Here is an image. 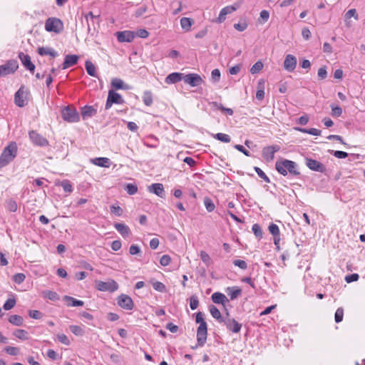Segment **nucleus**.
I'll list each match as a JSON object with an SVG mask.
<instances>
[{
  "mask_svg": "<svg viewBox=\"0 0 365 365\" xmlns=\"http://www.w3.org/2000/svg\"><path fill=\"white\" fill-rule=\"evenodd\" d=\"M297 163L289 160L277 161L275 164L276 170L284 176H286L288 173L294 176L299 175L300 173L297 170Z\"/></svg>",
  "mask_w": 365,
  "mask_h": 365,
  "instance_id": "f257e3e1",
  "label": "nucleus"
},
{
  "mask_svg": "<svg viewBox=\"0 0 365 365\" xmlns=\"http://www.w3.org/2000/svg\"><path fill=\"white\" fill-rule=\"evenodd\" d=\"M195 321L196 323L200 324L197 330V345L202 346L207 340V327L206 322L203 319V314L202 312H200L197 313Z\"/></svg>",
  "mask_w": 365,
  "mask_h": 365,
  "instance_id": "f03ea898",
  "label": "nucleus"
},
{
  "mask_svg": "<svg viewBox=\"0 0 365 365\" xmlns=\"http://www.w3.org/2000/svg\"><path fill=\"white\" fill-rule=\"evenodd\" d=\"M17 155V145L16 143H10L1 153L0 156V168L7 165Z\"/></svg>",
  "mask_w": 365,
  "mask_h": 365,
  "instance_id": "7ed1b4c3",
  "label": "nucleus"
},
{
  "mask_svg": "<svg viewBox=\"0 0 365 365\" xmlns=\"http://www.w3.org/2000/svg\"><path fill=\"white\" fill-rule=\"evenodd\" d=\"M45 29L48 32L59 34L63 29V24L58 18L50 17L45 22Z\"/></svg>",
  "mask_w": 365,
  "mask_h": 365,
  "instance_id": "20e7f679",
  "label": "nucleus"
},
{
  "mask_svg": "<svg viewBox=\"0 0 365 365\" xmlns=\"http://www.w3.org/2000/svg\"><path fill=\"white\" fill-rule=\"evenodd\" d=\"M29 95V91L24 86H21L14 95L15 104L20 108L26 106Z\"/></svg>",
  "mask_w": 365,
  "mask_h": 365,
  "instance_id": "39448f33",
  "label": "nucleus"
},
{
  "mask_svg": "<svg viewBox=\"0 0 365 365\" xmlns=\"http://www.w3.org/2000/svg\"><path fill=\"white\" fill-rule=\"evenodd\" d=\"M96 289L101 292H113L118 289V283L113 279H109L107 282L96 281Z\"/></svg>",
  "mask_w": 365,
  "mask_h": 365,
  "instance_id": "423d86ee",
  "label": "nucleus"
},
{
  "mask_svg": "<svg viewBox=\"0 0 365 365\" xmlns=\"http://www.w3.org/2000/svg\"><path fill=\"white\" fill-rule=\"evenodd\" d=\"M30 140L34 145L39 147H46L49 145L48 140L36 130H30L29 132Z\"/></svg>",
  "mask_w": 365,
  "mask_h": 365,
  "instance_id": "0eeeda50",
  "label": "nucleus"
},
{
  "mask_svg": "<svg viewBox=\"0 0 365 365\" xmlns=\"http://www.w3.org/2000/svg\"><path fill=\"white\" fill-rule=\"evenodd\" d=\"M62 118L64 120L70 123H74L79 120V115L74 108L69 106L65 107L61 112Z\"/></svg>",
  "mask_w": 365,
  "mask_h": 365,
  "instance_id": "6e6552de",
  "label": "nucleus"
},
{
  "mask_svg": "<svg viewBox=\"0 0 365 365\" xmlns=\"http://www.w3.org/2000/svg\"><path fill=\"white\" fill-rule=\"evenodd\" d=\"M19 68L16 60H9L4 65L0 66V76L14 73Z\"/></svg>",
  "mask_w": 365,
  "mask_h": 365,
  "instance_id": "1a4fd4ad",
  "label": "nucleus"
},
{
  "mask_svg": "<svg viewBox=\"0 0 365 365\" xmlns=\"http://www.w3.org/2000/svg\"><path fill=\"white\" fill-rule=\"evenodd\" d=\"M280 150L278 145H269L263 148L262 156L267 162H271L274 158V153Z\"/></svg>",
  "mask_w": 365,
  "mask_h": 365,
  "instance_id": "9d476101",
  "label": "nucleus"
},
{
  "mask_svg": "<svg viewBox=\"0 0 365 365\" xmlns=\"http://www.w3.org/2000/svg\"><path fill=\"white\" fill-rule=\"evenodd\" d=\"M123 103L124 100L122 98V96L119 93L115 92L113 90H110L108 92L105 108L106 110L109 109L113 103L123 104Z\"/></svg>",
  "mask_w": 365,
  "mask_h": 365,
  "instance_id": "9b49d317",
  "label": "nucleus"
},
{
  "mask_svg": "<svg viewBox=\"0 0 365 365\" xmlns=\"http://www.w3.org/2000/svg\"><path fill=\"white\" fill-rule=\"evenodd\" d=\"M117 303L118 306L126 310H132L134 307V303L131 297L125 294L118 296Z\"/></svg>",
  "mask_w": 365,
  "mask_h": 365,
  "instance_id": "f8f14e48",
  "label": "nucleus"
},
{
  "mask_svg": "<svg viewBox=\"0 0 365 365\" xmlns=\"http://www.w3.org/2000/svg\"><path fill=\"white\" fill-rule=\"evenodd\" d=\"M226 314L227 317H225L222 323L226 325L227 329L233 333L240 332L242 328V324L238 323L235 319L230 318L228 312H227Z\"/></svg>",
  "mask_w": 365,
  "mask_h": 365,
  "instance_id": "ddd939ff",
  "label": "nucleus"
},
{
  "mask_svg": "<svg viewBox=\"0 0 365 365\" xmlns=\"http://www.w3.org/2000/svg\"><path fill=\"white\" fill-rule=\"evenodd\" d=\"M183 81L185 83L189 84L192 87H195L200 86L203 82V80L200 77V76L197 73H189L185 75V76L183 77Z\"/></svg>",
  "mask_w": 365,
  "mask_h": 365,
  "instance_id": "4468645a",
  "label": "nucleus"
},
{
  "mask_svg": "<svg viewBox=\"0 0 365 365\" xmlns=\"http://www.w3.org/2000/svg\"><path fill=\"white\" fill-rule=\"evenodd\" d=\"M306 165L312 170L324 173L326 170V167L324 164L317 161L316 160L312 158H306Z\"/></svg>",
  "mask_w": 365,
  "mask_h": 365,
  "instance_id": "2eb2a0df",
  "label": "nucleus"
},
{
  "mask_svg": "<svg viewBox=\"0 0 365 365\" xmlns=\"http://www.w3.org/2000/svg\"><path fill=\"white\" fill-rule=\"evenodd\" d=\"M19 58L21 60L24 66L28 69L31 73H34L35 65L31 62V57L28 54L23 52L19 53Z\"/></svg>",
  "mask_w": 365,
  "mask_h": 365,
  "instance_id": "dca6fc26",
  "label": "nucleus"
},
{
  "mask_svg": "<svg viewBox=\"0 0 365 365\" xmlns=\"http://www.w3.org/2000/svg\"><path fill=\"white\" fill-rule=\"evenodd\" d=\"M117 39L119 42H132L135 36L134 32L131 31H118L116 33Z\"/></svg>",
  "mask_w": 365,
  "mask_h": 365,
  "instance_id": "f3484780",
  "label": "nucleus"
},
{
  "mask_svg": "<svg viewBox=\"0 0 365 365\" xmlns=\"http://www.w3.org/2000/svg\"><path fill=\"white\" fill-rule=\"evenodd\" d=\"M297 66V58L295 56L291 54H288L286 56L284 61V68L291 72L293 71Z\"/></svg>",
  "mask_w": 365,
  "mask_h": 365,
  "instance_id": "a211bd4d",
  "label": "nucleus"
},
{
  "mask_svg": "<svg viewBox=\"0 0 365 365\" xmlns=\"http://www.w3.org/2000/svg\"><path fill=\"white\" fill-rule=\"evenodd\" d=\"M79 57L77 55H66L63 63L61 65L62 69H66L69 67L73 66L78 63Z\"/></svg>",
  "mask_w": 365,
  "mask_h": 365,
  "instance_id": "6ab92c4d",
  "label": "nucleus"
},
{
  "mask_svg": "<svg viewBox=\"0 0 365 365\" xmlns=\"http://www.w3.org/2000/svg\"><path fill=\"white\" fill-rule=\"evenodd\" d=\"M148 190L150 192L154 193L158 197H163L165 194L164 187L162 183H153L148 186Z\"/></svg>",
  "mask_w": 365,
  "mask_h": 365,
  "instance_id": "aec40b11",
  "label": "nucleus"
},
{
  "mask_svg": "<svg viewBox=\"0 0 365 365\" xmlns=\"http://www.w3.org/2000/svg\"><path fill=\"white\" fill-rule=\"evenodd\" d=\"M235 10H236V8L233 6H227L224 7L220 11L219 16H218L216 22L218 24L223 22L226 19V16L229 14L232 13Z\"/></svg>",
  "mask_w": 365,
  "mask_h": 365,
  "instance_id": "412c9836",
  "label": "nucleus"
},
{
  "mask_svg": "<svg viewBox=\"0 0 365 365\" xmlns=\"http://www.w3.org/2000/svg\"><path fill=\"white\" fill-rule=\"evenodd\" d=\"M225 291L231 300L236 299L242 294V289L237 286L229 287Z\"/></svg>",
  "mask_w": 365,
  "mask_h": 365,
  "instance_id": "4be33fe9",
  "label": "nucleus"
},
{
  "mask_svg": "<svg viewBox=\"0 0 365 365\" xmlns=\"http://www.w3.org/2000/svg\"><path fill=\"white\" fill-rule=\"evenodd\" d=\"M114 227L123 237H128L130 234L129 227L123 223L116 222L114 224Z\"/></svg>",
  "mask_w": 365,
  "mask_h": 365,
  "instance_id": "5701e85b",
  "label": "nucleus"
},
{
  "mask_svg": "<svg viewBox=\"0 0 365 365\" xmlns=\"http://www.w3.org/2000/svg\"><path fill=\"white\" fill-rule=\"evenodd\" d=\"M212 300L215 304H221L225 305L226 303L229 302V300L226 296L220 292H215L212 295Z\"/></svg>",
  "mask_w": 365,
  "mask_h": 365,
  "instance_id": "b1692460",
  "label": "nucleus"
},
{
  "mask_svg": "<svg viewBox=\"0 0 365 365\" xmlns=\"http://www.w3.org/2000/svg\"><path fill=\"white\" fill-rule=\"evenodd\" d=\"M184 76L185 75L181 73H172L166 77L165 82L167 83H176L183 80Z\"/></svg>",
  "mask_w": 365,
  "mask_h": 365,
  "instance_id": "393cba45",
  "label": "nucleus"
},
{
  "mask_svg": "<svg viewBox=\"0 0 365 365\" xmlns=\"http://www.w3.org/2000/svg\"><path fill=\"white\" fill-rule=\"evenodd\" d=\"M210 312L213 318L217 319L220 323H222L225 317H222L220 310L214 305L209 306Z\"/></svg>",
  "mask_w": 365,
  "mask_h": 365,
  "instance_id": "a878e982",
  "label": "nucleus"
},
{
  "mask_svg": "<svg viewBox=\"0 0 365 365\" xmlns=\"http://www.w3.org/2000/svg\"><path fill=\"white\" fill-rule=\"evenodd\" d=\"M38 53L41 56L49 55L53 58L58 55L56 51L49 47H39L38 48Z\"/></svg>",
  "mask_w": 365,
  "mask_h": 365,
  "instance_id": "bb28decb",
  "label": "nucleus"
},
{
  "mask_svg": "<svg viewBox=\"0 0 365 365\" xmlns=\"http://www.w3.org/2000/svg\"><path fill=\"white\" fill-rule=\"evenodd\" d=\"M93 163L103 168H108L110 166V159L107 158H96L92 160Z\"/></svg>",
  "mask_w": 365,
  "mask_h": 365,
  "instance_id": "cd10ccee",
  "label": "nucleus"
},
{
  "mask_svg": "<svg viewBox=\"0 0 365 365\" xmlns=\"http://www.w3.org/2000/svg\"><path fill=\"white\" fill-rule=\"evenodd\" d=\"M194 21L190 18L183 17L180 19V26L185 31H189L192 26Z\"/></svg>",
  "mask_w": 365,
  "mask_h": 365,
  "instance_id": "c85d7f7f",
  "label": "nucleus"
},
{
  "mask_svg": "<svg viewBox=\"0 0 365 365\" xmlns=\"http://www.w3.org/2000/svg\"><path fill=\"white\" fill-rule=\"evenodd\" d=\"M96 113V110L92 106H86L81 110V115L83 118L91 117Z\"/></svg>",
  "mask_w": 365,
  "mask_h": 365,
  "instance_id": "c756f323",
  "label": "nucleus"
},
{
  "mask_svg": "<svg viewBox=\"0 0 365 365\" xmlns=\"http://www.w3.org/2000/svg\"><path fill=\"white\" fill-rule=\"evenodd\" d=\"M64 299L68 302V306L80 307L83 306L84 302L81 300H78L72 297L65 296Z\"/></svg>",
  "mask_w": 365,
  "mask_h": 365,
  "instance_id": "7c9ffc66",
  "label": "nucleus"
},
{
  "mask_svg": "<svg viewBox=\"0 0 365 365\" xmlns=\"http://www.w3.org/2000/svg\"><path fill=\"white\" fill-rule=\"evenodd\" d=\"M85 66H86V71L89 76H93V77L97 76L96 66L91 61H90L88 60L86 61L85 63Z\"/></svg>",
  "mask_w": 365,
  "mask_h": 365,
  "instance_id": "2f4dec72",
  "label": "nucleus"
},
{
  "mask_svg": "<svg viewBox=\"0 0 365 365\" xmlns=\"http://www.w3.org/2000/svg\"><path fill=\"white\" fill-rule=\"evenodd\" d=\"M143 101L144 104L147 106H150L153 104V93L151 91H145L143 93Z\"/></svg>",
  "mask_w": 365,
  "mask_h": 365,
  "instance_id": "473e14b6",
  "label": "nucleus"
},
{
  "mask_svg": "<svg viewBox=\"0 0 365 365\" xmlns=\"http://www.w3.org/2000/svg\"><path fill=\"white\" fill-rule=\"evenodd\" d=\"M42 295L44 298H47L51 301H57L59 299L58 294L51 290H45L42 292Z\"/></svg>",
  "mask_w": 365,
  "mask_h": 365,
  "instance_id": "72a5a7b5",
  "label": "nucleus"
},
{
  "mask_svg": "<svg viewBox=\"0 0 365 365\" xmlns=\"http://www.w3.org/2000/svg\"><path fill=\"white\" fill-rule=\"evenodd\" d=\"M9 322L15 326H21L24 323V319L19 315L14 314L10 316Z\"/></svg>",
  "mask_w": 365,
  "mask_h": 365,
  "instance_id": "f704fd0d",
  "label": "nucleus"
},
{
  "mask_svg": "<svg viewBox=\"0 0 365 365\" xmlns=\"http://www.w3.org/2000/svg\"><path fill=\"white\" fill-rule=\"evenodd\" d=\"M86 19L88 24V31H91V25L89 22V18L91 19V21H92V25H94V21L97 20L98 21L100 14L95 15L92 11H89L86 16Z\"/></svg>",
  "mask_w": 365,
  "mask_h": 365,
  "instance_id": "c9c22d12",
  "label": "nucleus"
},
{
  "mask_svg": "<svg viewBox=\"0 0 365 365\" xmlns=\"http://www.w3.org/2000/svg\"><path fill=\"white\" fill-rule=\"evenodd\" d=\"M13 334L14 336L21 340L29 339V334L24 329H16Z\"/></svg>",
  "mask_w": 365,
  "mask_h": 365,
  "instance_id": "e433bc0d",
  "label": "nucleus"
},
{
  "mask_svg": "<svg viewBox=\"0 0 365 365\" xmlns=\"http://www.w3.org/2000/svg\"><path fill=\"white\" fill-rule=\"evenodd\" d=\"M297 130L304 133H308L312 135L318 136L321 135V130L317 128H297Z\"/></svg>",
  "mask_w": 365,
  "mask_h": 365,
  "instance_id": "4c0bfd02",
  "label": "nucleus"
},
{
  "mask_svg": "<svg viewBox=\"0 0 365 365\" xmlns=\"http://www.w3.org/2000/svg\"><path fill=\"white\" fill-rule=\"evenodd\" d=\"M203 202L207 212H211L215 210V205L211 198L205 197Z\"/></svg>",
  "mask_w": 365,
  "mask_h": 365,
  "instance_id": "58836bf2",
  "label": "nucleus"
},
{
  "mask_svg": "<svg viewBox=\"0 0 365 365\" xmlns=\"http://www.w3.org/2000/svg\"><path fill=\"white\" fill-rule=\"evenodd\" d=\"M200 259L207 267H209L212 264V261L210 255L206 252L201 251L200 253Z\"/></svg>",
  "mask_w": 365,
  "mask_h": 365,
  "instance_id": "ea45409f",
  "label": "nucleus"
},
{
  "mask_svg": "<svg viewBox=\"0 0 365 365\" xmlns=\"http://www.w3.org/2000/svg\"><path fill=\"white\" fill-rule=\"evenodd\" d=\"M6 208L9 211L14 212L18 210V205L13 199H9L6 202Z\"/></svg>",
  "mask_w": 365,
  "mask_h": 365,
  "instance_id": "a19ab883",
  "label": "nucleus"
},
{
  "mask_svg": "<svg viewBox=\"0 0 365 365\" xmlns=\"http://www.w3.org/2000/svg\"><path fill=\"white\" fill-rule=\"evenodd\" d=\"M264 67V65L262 61H257L250 68V72L252 74H256L261 71Z\"/></svg>",
  "mask_w": 365,
  "mask_h": 365,
  "instance_id": "79ce46f5",
  "label": "nucleus"
},
{
  "mask_svg": "<svg viewBox=\"0 0 365 365\" xmlns=\"http://www.w3.org/2000/svg\"><path fill=\"white\" fill-rule=\"evenodd\" d=\"M16 299L13 296L12 298H9L4 303L3 308L5 310H10L16 304Z\"/></svg>",
  "mask_w": 365,
  "mask_h": 365,
  "instance_id": "37998d69",
  "label": "nucleus"
},
{
  "mask_svg": "<svg viewBox=\"0 0 365 365\" xmlns=\"http://www.w3.org/2000/svg\"><path fill=\"white\" fill-rule=\"evenodd\" d=\"M215 138L224 143H230L231 141V138L228 135L222 133H217L215 135Z\"/></svg>",
  "mask_w": 365,
  "mask_h": 365,
  "instance_id": "c03bdc74",
  "label": "nucleus"
},
{
  "mask_svg": "<svg viewBox=\"0 0 365 365\" xmlns=\"http://www.w3.org/2000/svg\"><path fill=\"white\" fill-rule=\"evenodd\" d=\"M252 230L253 233L257 238L260 239L262 237V230L259 225L254 224L252 225Z\"/></svg>",
  "mask_w": 365,
  "mask_h": 365,
  "instance_id": "a18cd8bd",
  "label": "nucleus"
},
{
  "mask_svg": "<svg viewBox=\"0 0 365 365\" xmlns=\"http://www.w3.org/2000/svg\"><path fill=\"white\" fill-rule=\"evenodd\" d=\"M344 317V309L342 307H339L334 315V320L336 323H339L343 320Z\"/></svg>",
  "mask_w": 365,
  "mask_h": 365,
  "instance_id": "49530a36",
  "label": "nucleus"
},
{
  "mask_svg": "<svg viewBox=\"0 0 365 365\" xmlns=\"http://www.w3.org/2000/svg\"><path fill=\"white\" fill-rule=\"evenodd\" d=\"M125 190L129 195H134L138 192V187L134 184H127L125 185Z\"/></svg>",
  "mask_w": 365,
  "mask_h": 365,
  "instance_id": "de8ad7c7",
  "label": "nucleus"
},
{
  "mask_svg": "<svg viewBox=\"0 0 365 365\" xmlns=\"http://www.w3.org/2000/svg\"><path fill=\"white\" fill-rule=\"evenodd\" d=\"M61 187L63 188V190L67 192H71L73 190L72 185L68 180H64L61 182Z\"/></svg>",
  "mask_w": 365,
  "mask_h": 365,
  "instance_id": "09e8293b",
  "label": "nucleus"
},
{
  "mask_svg": "<svg viewBox=\"0 0 365 365\" xmlns=\"http://www.w3.org/2000/svg\"><path fill=\"white\" fill-rule=\"evenodd\" d=\"M70 330L71 332L76 336H82L83 334V330L81 327L77 325L70 326Z\"/></svg>",
  "mask_w": 365,
  "mask_h": 365,
  "instance_id": "8fccbe9b",
  "label": "nucleus"
},
{
  "mask_svg": "<svg viewBox=\"0 0 365 365\" xmlns=\"http://www.w3.org/2000/svg\"><path fill=\"white\" fill-rule=\"evenodd\" d=\"M152 284L153 289L160 292H164L166 289L165 284L160 282H154Z\"/></svg>",
  "mask_w": 365,
  "mask_h": 365,
  "instance_id": "3c124183",
  "label": "nucleus"
},
{
  "mask_svg": "<svg viewBox=\"0 0 365 365\" xmlns=\"http://www.w3.org/2000/svg\"><path fill=\"white\" fill-rule=\"evenodd\" d=\"M331 115L334 117H339L342 114V109L341 107L334 105L331 106Z\"/></svg>",
  "mask_w": 365,
  "mask_h": 365,
  "instance_id": "603ef678",
  "label": "nucleus"
},
{
  "mask_svg": "<svg viewBox=\"0 0 365 365\" xmlns=\"http://www.w3.org/2000/svg\"><path fill=\"white\" fill-rule=\"evenodd\" d=\"M268 229H269V232L273 236L279 235V234H280L279 227L276 224L271 223L269 225Z\"/></svg>",
  "mask_w": 365,
  "mask_h": 365,
  "instance_id": "864d4df0",
  "label": "nucleus"
},
{
  "mask_svg": "<svg viewBox=\"0 0 365 365\" xmlns=\"http://www.w3.org/2000/svg\"><path fill=\"white\" fill-rule=\"evenodd\" d=\"M123 81L119 78H114L112 80L111 85L115 89H122L123 88Z\"/></svg>",
  "mask_w": 365,
  "mask_h": 365,
  "instance_id": "5fc2aeb1",
  "label": "nucleus"
},
{
  "mask_svg": "<svg viewBox=\"0 0 365 365\" xmlns=\"http://www.w3.org/2000/svg\"><path fill=\"white\" fill-rule=\"evenodd\" d=\"M255 172L257 173V175H259V177H260L261 178H262L266 182H270V180L269 178L267 176V175L262 170V169H260L258 167H255Z\"/></svg>",
  "mask_w": 365,
  "mask_h": 365,
  "instance_id": "6e6d98bb",
  "label": "nucleus"
},
{
  "mask_svg": "<svg viewBox=\"0 0 365 365\" xmlns=\"http://www.w3.org/2000/svg\"><path fill=\"white\" fill-rule=\"evenodd\" d=\"M199 305V300L196 296H192L190 298V307L191 309L194 310L197 308Z\"/></svg>",
  "mask_w": 365,
  "mask_h": 365,
  "instance_id": "4d7b16f0",
  "label": "nucleus"
},
{
  "mask_svg": "<svg viewBox=\"0 0 365 365\" xmlns=\"http://www.w3.org/2000/svg\"><path fill=\"white\" fill-rule=\"evenodd\" d=\"M4 351L9 355L16 356L19 354V349L17 347L14 346H6L4 349Z\"/></svg>",
  "mask_w": 365,
  "mask_h": 365,
  "instance_id": "13d9d810",
  "label": "nucleus"
},
{
  "mask_svg": "<svg viewBox=\"0 0 365 365\" xmlns=\"http://www.w3.org/2000/svg\"><path fill=\"white\" fill-rule=\"evenodd\" d=\"M56 337L61 343L65 345H69L71 344L70 340L64 334H58Z\"/></svg>",
  "mask_w": 365,
  "mask_h": 365,
  "instance_id": "bf43d9fd",
  "label": "nucleus"
},
{
  "mask_svg": "<svg viewBox=\"0 0 365 365\" xmlns=\"http://www.w3.org/2000/svg\"><path fill=\"white\" fill-rule=\"evenodd\" d=\"M26 276L23 273H17L13 276L14 281L17 284H21L25 280Z\"/></svg>",
  "mask_w": 365,
  "mask_h": 365,
  "instance_id": "052dcab7",
  "label": "nucleus"
},
{
  "mask_svg": "<svg viewBox=\"0 0 365 365\" xmlns=\"http://www.w3.org/2000/svg\"><path fill=\"white\" fill-rule=\"evenodd\" d=\"M235 266L240 267L242 269H246L247 268V264L245 261L241 259L233 260Z\"/></svg>",
  "mask_w": 365,
  "mask_h": 365,
  "instance_id": "680f3d73",
  "label": "nucleus"
},
{
  "mask_svg": "<svg viewBox=\"0 0 365 365\" xmlns=\"http://www.w3.org/2000/svg\"><path fill=\"white\" fill-rule=\"evenodd\" d=\"M29 315L31 318L35 319H39L43 316L42 313L38 310H30L29 312Z\"/></svg>",
  "mask_w": 365,
  "mask_h": 365,
  "instance_id": "e2e57ef3",
  "label": "nucleus"
},
{
  "mask_svg": "<svg viewBox=\"0 0 365 365\" xmlns=\"http://www.w3.org/2000/svg\"><path fill=\"white\" fill-rule=\"evenodd\" d=\"M318 77L320 80H324L327 76V71L326 69V66H323L319 68L318 70Z\"/></svg>",
  "mask_w": 365,
  "mask_h": 365,
  "instance_id": "0e129e2a",
  "label": "nucleus"
},
{
  "mask_svg": "<svg viewBox=\"0 0 365 365\" xmlns=\"http://www.w3.org/2000/svg\"><path fill=\"white\" fill-rule=\"evenodd\" d=\"M110 212L116 216H121L123 214V210L120 206H110Z\"/></svg>",
  "mask_w": 365,
  "mask_h": 365,
  "instance_id": "69168bd1",
  "label": "nucleus"
},
{
  "mask_svg": "<svg viewBox=\"0 0 365 365\" xmlns=\"http://www.w3.org/2000/svg\"><path fill=\"white\" fill-rule=\"evenodd\" d=\"M171 261V258L168 255H164L161 257L160 259V263L162 266H168Z\"/></svg>",
  "mask_w": 365,
  "mask_h": 365,
  "instance_id": "338daca9",
  "label": "nucleus"
},
{
  "mask_svg": "<svg viewBox=\"0 0 365 365\" xmlns=\"http://www.w3.org/2000/svg\"><path fill=\"white\" fill-rule=\"evenodd\" d=\"M247 24L245 21H243L235 24L234 28L239 31H243L247 28Z\"/></svg>",
  "mask_w": 365,
  "mask_h": 365,
  "instance_id": "774afa93",
  "label": "nucleus"
}]
</instances>
